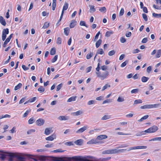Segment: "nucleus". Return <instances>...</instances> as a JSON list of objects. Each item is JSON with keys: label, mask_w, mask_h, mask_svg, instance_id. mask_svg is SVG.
Returning a JSON list of instances; mask_svg holds the SVG:
<instances>
[{"label": "nucleus", "mask_w": 161, "mask_h": 161, "mask_svg": "<svg viewBox=\"0 0 161 161\" xmlns=\"http://www.w3.org/2000/svg\"><path fill=\"white\" fill-rule=\"evenodd\" d=\"M124 101V98L121 97H119L117 101L118 102H123Z\"/></svg>", "instance_id": "nucleus-63"}, {"label": "nucleus", "mask_w": 161, "mask_h": 161, "mask_svg": "<svg viewBox=\"0 0 161 161\" xmlns=\"http://www.w3.org/2000/svg\"><path fill=\"white\" fill-rule=\"evenodd\" d=\"M93 53H90V54H87L86 56V58L87 59H90L92 56Z\"/></svg>", "instance_id": "nucleus-60"}, {"label": "nucleus", "mask_w": 161, "mask_h": 161, "mask_svg": "<svg viewBox=\"0 0 161 161\" xmlns=\"http://www.w3.org/2000/svg\"><path fill=\"white\" fill-rule=\"evenodd\" d=\"M149 117V116L147 115H146L142 117L141 119H139L138 120V122H142L144 120H145L147 119Z\"/></svg>", "instance_id": "nucleus-33"}, {"label": "nucleus", "mask_w": 161, "mask_h": 161, "mask_svg": "<svg viewBox=\"0 0 161 161\" xmlns=\"http://www.w3.org/2000/svg\"><path fill=\"white\" fill-rule=\"evenodd\" d=\"M161 55V50L159 49L157 51V53L156 55L157 58H159Z\"/></svg>", "instance_id": "nucleus-39"}, {"label": "nucleus", "mask_w": 161, "mask_h": 161, "mask_svg": "<svg viewBox=\"0 0 161 161\" xmlns=\"http://www.w3.org/2000/svg\"><path fill=\"white\" fill-rule=\"evenodd\" d=\"M115 53V52L114 50H111L109 51L108 53V55L109 56H112L114 55Z\"/></svg>", "instance_id": "nucleus-50"}, {"label": "nucleus", "mask_w": 161, "mask_h": 161, "mask_svg": "<svg viewBox=\"0 0 161 161\" xmlns=\"http://www.w3.org/2000/svg\"><path fill=\"white\" fill-rule=\"evenodd\" d=\"M62 86H63V84L62 83H60V84L58 85L57 86L56 91H59L61 89V88H62Z\"/></svg>", "instance_id": "nucleus-49"}, {"label": "nucleus", "mask_w": 161, "mask_h": 161, "mask_svg": "<svg viewBox=\"0 0 161 161\" xmlns=\"http://www.w3.org/2000/svg\"><path fill=\"white\" fill-rule=\"evenodd\" d=\"M153 17L156 18H161V14H157L155 13H153L152 14Z\"/></svg>", "instance_id": "nucleus-44"}, {"label": "nucleus", "mask_w": 161, "mask_h": 161, "mask_svg": "<svg viewBox=\"0 0 161 161\" xmlns=\"http://www.w3.org/2000/svg\"><path fill=\"white\" fill-rule=\"evenodd\" d=\"M52 130V128H46L45 130L44 134L46 135H49L51 133V131Z\"/></svg>", "instance_id": "nucleus-22"}, {"label": "nucleus", "mask_w": 161, "mask_h": 161, "mask_svg": "<svg viewBox=\"0 0 161 161\" xmlns=\"http://www.w3.org/2000/svg\"><path fill=\"white\" fill-rule=\"evenodd\" d=\"M99 11L102 13H105L106 11V9L105 7H102L99 9Z\"/></svg>", "instance_id": "nucleus-38"}, {"label": "nucleus", "mask_w": 161, "mask_h": 161, "mask_svg": "<svg viewBox=\"0 0 161 161\" xmlns=\"http://www.w3.org/2000/svg\"><path fill=\"white\" fill-rule=\"evenodd\" d=\"M31 111V110L30 109L27 110L23 115V117L24 118L26 117Z\"/></svg>", "instance_id": "nucleus-43"}, {"label": "nucleus", "mask_w": 161, "mask_h": 161, "mask_svg": "<svg viewBox=\"0 0 161 161\" xmlns=\"http://www.w3.org/2000/svg\"><path fill=\"white\" fill-rule=\"evenodd\" d=\"M68 4L67 3L65 2L64 3L61 13L62 15H63L64 11L68 9Z\"/></svg>", "instance_id": "nucleus-16"}, {"label": "nucleus", "mask_w": 161, "mask_h": 161, "mask_svg": "<svg viewBox=\"0 0 161 161\" xmlns=\"http://www.w3.org/2000/svg\"><path fill=\"white\" fill-rule=\"evenodd\" d=\"M35 131V130L34 129H31L28 130L27 131V134H28L30 135L32 133L34 132Z\"/></svg>", "instance_id": "nucleus-58"}, {"label": "nucleus", "mask_w": 161, "mask_h": 161, "mask_svg": "<svg viewBox=\"0 0 161 161\" xmlns=\"http://www.w3.org/2000/svg\"><path fill=\"white\" fill-rule=\"evenodd\" d=\"M149 79V78L148 77L143 76L141 78V80L143 82H145L148 81Z\"/></svg>", "instance_id": "nucleus-36"}, {"label": "nucleus", "mask_w": 161, "mask_h": 161, "mask_svg": "<svg viewBox=\"0 0 161 161\" xmlns=\"http://www.w3.org/2000/svg\"><path fill=\"white\" fill-rule=\"evenodd\" d=\"M80 26H84L86 27H88V26L86 25V22L84 21H80Z\"/></svg>", "instance_id": "nucleus-40"}, {"label": "nucleus", "mask_w": 161, "mask_h": 161, "mask_svg": "<svg viewBox=\"0 0 161 161\" xmlns=\"http://www.w3.org/2000/svg\"><path fill=\"white\" fill-rule=\"evenodd\" d=\"M58 55H56L53 58L52 60V63H54L55 61H56L58 59Z\"/></svg>", "instance_id": "nucleus-61"}, {"label": "nucleus", "mask_w": 161, "mask_h": 161, "mask_svg": "<svg viewBox=\"0 0 161 161\" xmlns=\"http://www.w3.org/2000/svg\"><path fill=\"white\" fill-rule=\"evenodd\" d=\"M0 152L2 153L0 154L1 157L0 158L2 160H4L7 156V154L8 152L4 153L3 151H0Z\"/></svg>", "instance_id": "nucleus-11"}, {"label": "nucleus", "mask_w": 161, "mask_h": 161, "mask_svg": "<svg viewBox=\"0 0 161 161\" xmlns=\"http://www.w3.org/2000/svg\"><path fill=\"white\" fill-rule=\"evenodd\" d=\"M58 119L60 120H65L68 119V118L64 116H60L58 117Z\"/></svg>", "instance_id": "nucleus-28"}, {"label": "nucleus", "mask_w": 161, "mask_h": 161, "mask_svg": "<svg viewBox=\"0 0 161 161\" xmlns=\"http://www.w3.org/2000/svg\"><path fill=\"white\" fill-rule=\"evenodd\" d=\"M128 61L126 60L120 66L121 67H124L126 66V64L128 63Z\"/></svg>", "instance_id": "nucleus-52"}, {"label": "nucleus", "mask_w": 161, "mask_h": 161, "mask_svg": "<svg viewBox=\"0 0 161 161\" xmlns=\"http://www.w3.org/2000/svg\"><path fill=\"white\" fill-rule=\"evenodd\" d=\"M95 101L93 100H91L89 101L87 103L88 105H91V104H94L95 103Z\"/></svg>", "instance_id": "nucleus-62"}, {"label": "nucleus", "mask_w": 161, "mask_h": 161, "mask_svg": "<svg viewBox=\"0 0 161 161\" xmlns=\"http://www.w3.org/2000/svg\"><path fill=\"white\" fill-rule=\"evenodd\" d=\"M64 145L66 146H70L74 145L73 142H68L64 143Z\"/></svg>", "instance_id": "nucleus-45"}, {"label": "nucleus", "mask_w": 161, "mask_h": 161, "mask_svg": "<svg viewBox=\"0 0 161 161\" xmlns=\"http://www.w3.org/2000/svg\"><path fill=\"white\" fill-rule=\"evenodd\" d=\"M90 7V12L91 13H93L96 11V9L95 8V6L93 5H89Z\"/></svg>", "instance_id": "nucleus-23"}, {"label": "nucleus", "mask_w": 161, "mask_h": 161, "mask_svg": "<svg viewBox=\"0 0 161 161\" xmlns=\"http://www.w3.org/2000/svg\"><path fill=\"white\" fill-rule=\"evenodd\" d=\"M124 149H111L105 150L102 152V154H113L122 152Z\"/></svg>", "instance_id": "nucleus-3"}, {"label": "nucleus", "mask_w": 161, "mask_h": 161, "mask_svg": "<svg viewBox=\"0 0 161 161\" xmlns=\"http://www.w3.org/2000/svg\"><path fill=\"white\" fill-rule=\"evenodd\" d=\"M147 148V147L146 146H138L137 147H130L129 149L128 150V151H129L132 150H135L136 149H146Z\"/></svg>", "instance_id": "nucleus-10"}, {"label": "nucleus", "mask_w": 161, "mask_h": 161, "mask_svg": "<svg viewBox=\"0 0 161 161\" xmlns=\"http://www.w3.org/2000/svg\"><path fill=\"white\" fill-rule=\"evenodd\" d=\"M9 33V30L8 28L4 29L3 30L2 32V40L4 41L5 40L7 34Z\"/></svg>", "instance_id": "nucleus-6"}, {"label": "nucleus", "mask_w": 161, "mask_h": 161, "mask_svg": "<svg viewBox=\"0 0 161 161\" xmlns=\"http://www.w3.org/2000/svg\"><path fill=\"white\" fill-rule=\"evenodd\" d=\"M113 33V32L112 31H107L106 33L105 36L106 37H109Z\"/></svg>", "instance_id": "nucleus-37"}, {"label": "nucleus", "mask_w": 161, "mask_h": 161, "mask_svg": "<svg viewBox=\"0 0 161 161\" xmlns=\"http://www.w3.org/2000/svg\"><path fill=\"white\" fill-rule=\"evenodd\" d=\"M36 99V97H33L29 100L30 103H32L35 101Z\"/></svg>", "instance_id": "nucleus-64"}, {"label": "nucleus", "mask_w": 161, "mask_h": 161, "mask_svg": "<svg viewBox=\"0 0 161 161\" xmlns=\"http://www.w3.org/2000/svg\"><path fill=\"white\" fill-rule=\"evenodd\" d=\"M87 127L86 126H84L78 130L76 131V133H81L84 132L85 130H86Z\"/></svg>", "instance_id": "nucleus-17"}, {"label": "nucleus", "mask_w": 161, "mask_h": 161, "mask_svg": "<svg viewBox=\"0 0 161 161\" xmlns=\"http://www.w3.org/2000/svg\"><path fill=\"white\" fill-rule=\"evenodd\" d=\"M44 123V120L41 118L38 119L36 122V125L39 126L42 125Z\"/></svg>", "instance_id": "nucleus-8"}, {"label": "nucleus", "mask_w": 161, "mask_h": 161, "mask_svg": "<svg viewBox=\"0 0 161 161\" xmlns=\"http://www.w3.org/2000/svg\"><path fill=\"white\" fill-rule=\"evenodd\" d=\"M69 158L67 157H53V161H67L66 160H68Z\"/></svg>", "instance_id": "nucleus-5"}, {"label": "nucleus", "mask_w": 161, "mask_h": 161, "mask_svg": "<svg viewBox=\"0 0 161 161\" xmlns=\"http://www.w3.org/2000/svg\"><path fill=\"white\" fill-rule=\"evenodd\" d=\"M96 74L98 77L101 78V80H103L106 78L108 75V72L106 71L101 74L100 72H96Z\"/></svg>", "instance_id": "nucleus-4"}, {"label": "nucleus", "mask_w": 161, "mask_h": 161, "mask_svg": "<svg viewBox=\"0 0 161 161\" xmlns=\"http://www.w3.org/2000/svg\"><path fill=\"white\" fill-rule=\"evenodd\" d=\"M61 38L60 37L58 38L57 40V43L58 44H60L61 43Z\"/></svg>", "instance_id": "nucleus-59"}, {"label": "nucleus", "mask_w": 161, "mask_h": 161, "mask_svg": "<svg viewBox=\"0 0 161 161\" xmlns=\"http://www.w3.org/2000/svg\"><path fill=\"white\" fill-rule=\"evenodd\" d=\"M142 102V100L141 99L136 100L134 101V105H136L139 103H141Z\"/></svg>", "instance_id": "nucleus-35"}, {"label": "nucleus", "mask_w": 161, "mask_h": 161, "mask_svg": "<svg viewBox=\"0 0 161 161\" xmlns=\"http://www.w3.org/2000/svg\"><path fill=\"white\" fill-rule=\"evenodd\" d=\"M89 157H82V156H75L72 157H68V160L67 161H88V159Z\"/></svg>", "instance_id": "nucleus-2"}, {"label": "nucleus", "mask_w": 161, "mask_h": 161, "mask_svg": "<svg viewBox=\"0 0 161 161\" xmlns=\"http://www.w3.org/2000/svg\"><path fill=\"white\" fill-rule=\"evenodd\" d=\"M142 17L145 21H147L148 20L147 15L145 14H142Z\"/></svg>", "instance_id": "nucleus-54"}, {"label": "nucleus", "mask_w": 161, "mask_h": 161, "mask_svg": "<svg viewBox=\"0 0 161 161\" xmlns=\"http://www.w3.org/2000/svg\"><path fill=\"white\" fill-rule=\"evenodd\" d=\"M160 141V137H156L155 138L152 139H151L149 141Z\"/></svg>", "instance_id": "nucleus-51"}, {"label": "nucleus", "mask_w": 161, "mask_h": 161, "mask_svg": "<svg viewBox=\"0 0 161 161\" xmlns=\"http://www.w3.org/2000/svg\"><path fill=\"white\" fill-rule=\"evenodd\" d=\"M55 138L56 135L54 134H53L50 136L46 137V140L47 141H52Z\"/></svg>", "instance_id": "nucleus-13"}, {"label": "nucleus", "mask_w": 161, "mask_h": 161, "mask_svg": "<svg viewBox=\"0 0 161 161\" xmlns=\"http://www.w3.org/2000/svg\"><path fill=\"white\" fill-rule=\"evenodd\" d=\"M99 143V141L96 139H92L87 142V144H96Z\"/></svg>", "instance_id": "nucleus-14"}, {"label": "nucleus", "mask_w": 161, "mask_h": 161, "mask_svg": "<svg viewBox=\"0 0 161 161\" xmlns=\"http://www.w3.org/2000/svg\"><path fill=\"white\" fill-rule=\"evenodd\" d=\"M151 108H157L160 107L161 105V104L160 103H157L155 104H151Z\"/></svg>", "instance_id": "nucleus-34"}, {"label": "nucleus", "mask_w": 161, "mask_h": 161, "mask_svg": "<svg viewBox=\"0 0 161 161\" xmlns=\"http://www.w3.org/2000/svg\"><path fill=\"white\" fill-rule=\"evenodd\" d=\"M139 89L138 88L132 90L130 92L131 93H137L139 91Z\"/></svg>", "instance_id": "nucleus-48"}, {"label": "nucleus", "mask_w": 161, "mask_h": 161, "mask_svg": "<svg viewBox=\"0 0 161 161\" xmlns=\"http://www.w3.org/2000/svg\"><path fill=\"white\" fill-rule=\"evenodd\" d=\"M158 129V127L155 125H153L145 131L141 132L139 134L136 135V136H140L145 135L146 133H152L156 132Z\"/></svg>", "instance_id": "nucleus-1"}, {"label": "nucleus", "mask_w": 161, "mask_h": 161, "mask_svg": "<svg viewBox=\"0 0 161 161\" xmlns=\"http://www.w3.org/2000/svg\"><path fill=\"white\" fill-rule=\"evenodd\" d=\"M0 23L2 25L4 26H5L6 25L5 20L1 16H0Z\"/></svg>", "instance_id": "nucleus-20"}, {"label": "nucleus", "mask_w": 161, "mask_h": 161, "mask_svg": "<svg viewBox=\"0 0 161 161\" xmlns=\"http://www.w3.org/2000/svg\"><path fill=\"white\" fill-rule=\"evenodd\" d=\"M83 113V112L81 110H79L76 112L72 113L71 114L74 116H79Z\"/></svg>", "instance_id": "nucleus-21"}, {"label": "nucleus", "mask_w": 161, "mask_h": 161, "mask_svg": "<svg viewBox=\"0 0 161 161\" xmlns=\"http://www.w3.org/2000/svg\"><path fill=\"white\" fill-rule=\"evenodd\" d=\"M100 34V32L98 31L97 33L96 34L94 39L93 40L94 42L96 41L97 39H98L99 34Z\"/></svg>", "instance_id": "nucleus-53"}, {"label": "nucleus", "mask_w": 161, "mask_h": 161, "mask_svg": "<svg viewBox=\"0 0 161 161\" xmlns=\"http://www.w3.org/2000/svg\"><path fill=\"white\" fill-rule=\"evenodd\" d=\"M56 53V49L55 47H53L51 48L50 52V53L51 55H54Z\"/></svg>", "instance_id": "nucleus-32"}, {"label": "nucleus", "mask_w": 161, "mask_h": 161, "mask_svg": "<svg viewBox=\"0 0 161 161\" xmlns=\"http://www.w3.org/2000/svg\"><path fill=\"white\" fill-rule=\"evenodd\" d=\"M22 85L21 83H19L17 85L15 86L14 88V90L16 91L20 89L22 86Z\"/></svg>", "instance_id": "nucleus-29"}, {"label": "nucleus", "mask_w": 161, "mask_h": 161, "mask_svg": "<svg viewBox=\"0 0 161 161\" xmlns=\"http://www.w3.org/2000/svg\"><path fill=\"white\" fill-rule=\"evenodd\" d=\"M124 13V10L123 8H122L120 10L119 13V16H122L123 15Z\"/></svg>", "instance_id": "nucleus-57"}, {"label": "nucleus", "mask_w": 161, "mask_h": 161, "mask_svg": "<svg viewBox=\"0 0 161 161\" xmlns=\"http://www.w3.org/2000/svg\"><path fill=\"white\" fill-rule=\"evenodd\" d=\"M76 96L72 97L68 99L67 100V102H70L72 101H75L76 100Z\"/></svg>", "instance_id": "nucleus-26"}, {"label": "nucleus", "mask_w": 161, "mask_h": 161, "mask_svg": "<svg viewBox=\"0 0 161 161\" xmlns=\"http://www.w3.org/2000/svg\"><path fill=\"white\" fill-rule=\"evenodd\" d=\"M56 0H53V4L52 6V9L53 10H54L56 6Z\"/></svg>", "instance_id": "nucleus-31"}, {"label": "nucleus", "mask_w": 161, "mask_h": 161, "mask_svg": "<svg viewBox=\"0 0 161 161\" xmlns=\"http://www.w3.org/2000/svg\"><path fill=\"white\" fill-rule=\"evenodd\" d=\"M77 21L75 19L72 20L70 24L69 27L70 28H73L76 25Z\"/></svg>", "instance_id": "nucleus-15"}, {"label": "nucleus", "mask_w": 161, "mask_h": 161, "mask_svg": "<svg viewBox=\"0 0 161 161\" xmlns=\"http://www.w3.org/2000/svg\"><path fill=\"white\" fill-rule=\"evenodd\" d=\"M104 53V51L103 50V49L102 48H99L98 49L97 51L96 54H103Z\"/></svg>", "instance_id": "nucleus-30"}, {"label": "nucleus", "mask_w": 161, "mask_h": 161, "mask_svg": "<svg viewBox=\"0 0 161 161\" xmlns=\"http://www.w3.org/2000/svg\"><path fill=\"white\" fill-rule=\"evenodd\" d=\"M25 156L28 157L30 161H38L39 159L34 158V156L30 154H26Z\"/></svg>", "instance_id": "nucleus-12"}, {"label": "nucleus", "mask_w": 161, "mask_h": 161, "mask_svg": "<svg viewBox=\"0 0 161 161\" xmlns=\"http://www.w3.org/2000/svg\"><path fill=\"white\" fill-rule=\"evenodd\" d=\"M45 89L42 86H41L38 89V91H39L41 93L44 92L45 91Z\"/></svg>", "instance_id": "nucleus-41"}, {"label": "nucleus", "mask_w": 161, "mask_h": 161, "mask_svg": "<svg viewBox=\"0 0 161 161\" xmlns=\"http://www.w3.org/2000/svg\"><path fill=\"white\" fill-rule=\"evenodd\" d=\"M110 87V86L109 85H108V84H106L102 88V91H103L106 89L108 87Z\"/></svg>", "instance_id": "nucleus-55"}, {"label": "nucleus", "mask_w": 161, "mask_h": 161, "mask_svg": "<svg viewBox=\"0 0 161 161\" xmlns=\"http://www.w3.org/2000/svg\"><path fill=\"white\" fill-rule=\"evenodd\" d=\"M15 156L19 161H24L25 160V158L21 154L15 153Z\"/></svg>", "instance_id": "nucleus-7"}, {"label": "nucleus", "mask_w": 161, "mask_h": 161, "mask_svg": "<svg viewBox=\"0 0 161 161\" xmlns=\"http://www.w3.org/2000/svg\"><path fill=\"white\" fill-rule=\"evenodd\" d=\"M110 118V116L107 115H105L101 119L102 120H106L109 119Z\"/></svg>", "instance_id": "nucleus-47"}, {"label": "nucleus", "mask_w": 161, "mask_h": 161, "mask_svg": "<svg viewBox=\"0 0 161 161\" xmlns=\"http://www.w3.org/2000/svg\"><path fill=\"white\" fill-rule=\"evenodd\" d=\"M7 155L9 157L8 161H13V158L15 157L14 153H8Z\"/></svg>", "instance_id": "nucleus-9"}, {"label": "nucleus", "mask_w": 161, "mask_h": 161, "mask_svg": "<svg viewBox=\"0 0 161 161\" xmlns=\"http://www.w3.org/2000/svg\"><path fill=\"white\" fill-rule=\"evenodd\" d=\"M102 42V40L101 39H99L96 43V47L98 48Z\"/></svg>", "instance_id": "nucleus-27"}, {"label": "nucleus", "mask_w": 161, "mask_h": 161, "mask_svg": "<svg viewBox=\"0 0 161 161\" xmlns=\"http://www.w3.org/2000/svg\"><path fill=\"white\" fill-rule=\"evenodd\" d=\"M35 120L33 118H31L28 120V123L29 124H32L33 123Z\"/></svg>", "instance_id": "nucleus-56"}, {"label": "nucleus", "mask_w": 161, "mask_h": 161, "mask_svg": "<svg viewBox=\"0 0 161 161\" xmlns=\"http://www.w3.org/2000/svg\"><path fill=\"white\" fill-rule=\"evenodd\" d=\"M49 23H48L47 22H46L45 23L43 26L42 28L44 29H46L49 26Z\"/></svg>", "instance_id": "nucleus-46"}, {"label": "nucleus", "mask_w": 161, "mask_h": 161, "mask_svg": "<svg viewBox=\"0 0 161 161\" xmlns=\"http://www.w3.org/2000/svg\"><path fill=\"white\" fill-rule=\"evenodd\" d=\"M39 159L41 161H44L46 160L47 157L45 156H41L39 157Z\"/></svg>", "instance_id": "nucleus-42"}, {"label": "nucleus", "mask_w": 161, "mask_h": 161, "mask_svg": "<svg viewBox=\"0 0 161 161\" xmlns=\"http://www.w3.org/2000/svg\"><path fill=\"white\" fill-rule=\"evenodd\" d=\"M140 108L142 109L152 108L151 105H145L142 106H141L140 107Z\"/></svg>", "instance_id": "nucleus-24"}, {"label": "nucleus", "mask_w": 161, "mask_h": 161, "mask_svg": "<svg viewBox=\"0 0 161 161\" xmlns=\"http://www.w3.org/2000/svg\"><path fill=\"white\" fill-rule=\"evenodd\" d=\"M83 140L81 139H80L75 141L74 142V143L76 145H77L81 146L83 143Z\"/></svg>", "instance_id": "nucleus-18"}, {"label": "nucleus", "mask_w": 161, "mask_h": 161, "mask_svg": "<svg viewBox=\"0 0 161 161\" xmlns=\"http://www.w3.org/2000/svg\"><path fill=\"white\" fill-rule=\"evenodd\" d=\"M107 138V136L106 135H101L100 136H97V139L98 140H101L103 139H105Z\"/></svg>", "instance_id": "nucleus-19"}, {"label": "nucleus", "mask_w": 161, "mask_h": 161, "mask_svg": "<svg viewBox=\"0 0 161 161\" xmlns=\"http://www.w3.org/2000/svg\"><path fill=\"white\" fill-rule=\"evenodd\" d=\"M64 34L67 36H68L69 34L70 31L69 28V27L65 28H64Z\"/></svg>", "instance_id": "nucleus-25"}]
</instances>
